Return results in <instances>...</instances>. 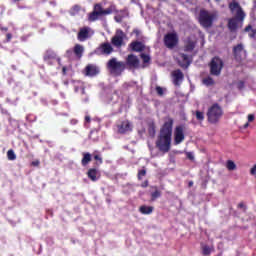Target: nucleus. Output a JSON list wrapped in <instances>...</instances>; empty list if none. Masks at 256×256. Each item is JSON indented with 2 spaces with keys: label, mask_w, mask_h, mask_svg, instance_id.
<instances>
[{
  "label": "nucleus",
  "mask_w": 256,
  "mask_h": 256,
  "mask_svg": "<svg viewBox=\"0 0 256 256\" xmlns=\"http://www.w3.org/2000/svg\"><path fill=\"white\" fill-rule=\"evenodd\" d=\"M173 141V129H160L157 135L155 146L160 153H169Z\"/></svg>",
  "instance_id": "f257e3e1"
},
{
  "label": "nucleus",
  "mask_w": 256,
  "mask_h": 256,
  "mask_svg": "<svg viewBox=\"0 0 256 256\" xmlns=\"http://www.w3.org/2000/svg\"><path fill=\"white\" fill-rule=\"evenodd\" d=\"M230 11L235 13V17L231 18L228 21V27L230 31H237L239 27H243V21L245 20V12H243V8L237 2H232L229 5Z\"/></svg>",
  "instance_id": "f03ea898"
},
{
  "label": "nucleus",
  "mask_w": 256,
  "mask_h": 256,
  "mask_svg": "<svg viewBox=\"0 0 256 256\" xmlns=\"http://www.w3.org/2000/svg\"><path fill=\"white\" fill-rule=\"evenodd\" d=\"M217 18V15L207 10H201L199 14V23L205 29H209L213 25V21Z\"/></svg>",
  "instance_id": "7ed1b4c3"
},
{
  "label": "nucleus",
  "mask_w": 256,
  "mask_h": 256,
  "mask_svg": "<svg viewBox=\"0 0 256 256\" xmlns=\"http://www.w3.org/2000/svg\"><path fill=\"white\" fill-rule=\"evenodd\" d=\"M207 117L209 123L215 124L219 123L221 117H223V108L219 104L212 105L207 112Z\"/></svg>",
  "instance_id": "20e7f679"
},
{
  "label": "nucleus",
  "mask_w": 256,
  "mask_h": 256,
  "mask_svg": "<svg viewBox=\"0 0 256 256\" xmlns=\"http://www.w3.org/2000/svg\"><path fill=\"white\" fill-rule=\"evenodd\" d=\"M107 69L112 75H120L125 71V63L112 58L107 63Z\"/></svg>",
  "instance_id": "39448f33"
},
{
  "label": "nucleus",
  "mask_w": 256,
  "mask_h": 256,
  "mask_svg": "<svg viewBox=\"0 0 256 256\" xmlns=\"http://www.w3.org/2000/svg\"><path fill=\"white\" fill-rule=\"evenodd\" d=\"M103 15H111V9H103L101 4H96L94 10L89 14L88 21H97Z\"/></svg>",
  "instance_id": "423d86ee"
},
{
  "label": "nucleus",
  "mask_w": 256,
  "mask_h": 256,
  "mask_svg": "<svg viewBox=\"0 0 256 256\" xmlns=\"http://www.w3.org/2000/svg\"><path fill=\"white\" fill-rule=\"evenodd\" d=\"M223 69V60L219 57H214L210 62V73L215 77L221 75V70Z\"/></svg>",
  "instance_id": "0eeeda50"
},
{
  "label": "nucleus",
  "mask_w": 256,
  "mask_h": 256,
  "mask_svg": "<svg viewBox=\"0 0 256 256\" xmlns=\"http://www.w3.org/2000/svg\"><path fill=\"white\" fill-rule=\"evenodd\" d=\"M177 43H179V37L177 36V33L170 32L164 36V45H166L168 49L177 47Z\"/></svg>",
  "instance_id": "6e6552de"
},
{
  "label": "nucleus",
  "mask_w": 256,
  "mask_h": 256,
  "mask_svg": "<svg viewBox=\"0 0 256 256\" xmlns=\"http://www.w3.org/2000/svg\"><path fill=\"white\" fill-rule=\"evenodd\" d=\"M95 32L93 31V29L89 28V27H83L80 29V31L78 32V40L80 41H87V39H89V37H91Z\"/></svg>",
  "instance_id": "1a4fd4ad"
},
{
  "label": "nucleus",
  "mask_w": 256,
  "mask_h": 256,
  "mask_svg": "<svg viewBox=\"0 0 256 256\" xmlns=\"http://www.w3.org/2000/svg\"><path fill=\"white\" fill-rule=\"evenodd\" d=\"M123 39H125V33L121 30H117L114 37H112L111 43L114 47H121L123 45Z\"/></svg>",
  "instance_id": "9d476101"
},
{
  "label": "nucleus",
  "mask_w": 256,
  "mask_h": 256,
  "mask_svg": "<svg viewBox=\"0 0 256 256\" xmlns=\"http://www.w3.org/2000/svg\"><path fill=\"white\" fill-rule=\"evenodd\" d=\"M126 63L128 67H130L131 69H139V65H140L139 58H137V56L133 54L128 55L126 59Z\"/></svg>",
  "instance_id": "9b49d317"
},
{
  "label": "nucleus",
  "mask_w": 256,
  "mask_h": 256,
  "mask_svg": "<svg viewBox=\"0 0 256 256\" xmlns=\"http://www.w3.org/2000/svg\"><path fill=\"white\" fill-rule=\"evenodd\" d=\"M234 55L237 61H243V59L247 57V53L245 52L243 45L240 44L234 48Z\"/></svg>",
  "instance_id": "f8f14e48"
},
{
  "label": "nucleus",
  "mask_w": 256,
  "mask_h": 256,
  "mask_svg": "<svg viewBox=\"0 0 256 256\" xmlns=\"http://www.w3.org/2000/svg\"><path fill=\"white\" fill-rule=\"evenodd\" d=\"M185 141V133L183 129H176L174 132V145H181Z\"/></svg>",
  "instance_id": "ddd939ff"
},
{
  "label": "nucleus",
  "mask_w": 256,
  "mask_h": 256,
  "mask_svg": "<svg viewBox=\"0 0 256 256\" xmlns=\"http://www.w3.org/2000/svg\"><path fill=\"white\" fill-rule=\"evenodd\" d=\"M98 73H99V68H97V66L93 64H89L85 68V75H87L88 77H95V75H98Z\"/></svg>",
  "instance_id": "4468645a"
},
{
  "label": "nucleus",
  "mask_w": 256,
  "mask_h": 256,
  "mask_svg": "<svg viewBox=\"0 0 256 256\" xmlns=\"http://www.w3.org/2000/svg\"><path fill=\"white\" fill-rule=\"evenodd\" d=\"M88 179H91L93 182L99 181V177H101V174H99V170L97 168H90L87 172Z\"/></svg>",
  "instance_id": "2eb2a0df"
},
{
  "label": "nucleus",
  "mask_w": 256,
  "mask_h": 256,
  "mask_svg": "<svg viewBox=\"0 0 256 256\" xmlns=\"http://www.w3.org/2000/svg\"><path fill=\"white\" fill-rule=\"evenodd\" d=\"M99 51L102 52L103 55H111L113 53V46L109 43H103L99 47Z\"/></svg>",
  "instance_id": "dca6fc26"
},
{
  "label": "nucleus",
  "mask_w": 256,
  "mask_h": 256,
  "mask_svg": "<svg viewBox=\"0 0 256 256\" xmlns=\"http://www.w3.org/2000/svg\"><path fill=\"white\" fill-rule=\"evenodd\" d=\"M178 63L180 65V67H189L190 65V61H189V57L183 53L179 54V57H178Z\"/></svg>",
  "instance_id": "f3484780"
},
{
  "label": "nucleus",
  "mask_w": 256,
  "mask_h": 256,
  "mask_svg": "<svg viewBox=\"0 0 256 256\" xmlns=\"http://www.w3.org/2000/svg\"><path fill=\"white\" fill-rule=\"evenodd\" d=\"M153 211H155V207L153 206L141 205L139 207V213H141V215H151Z\"/></svg>",
  "instance_id": "a211bd4d"
},
{
  "label": "nucleus",
  "mask_w": 256,
  "mask_h": 256,
  "mask_svg": "<svg viewBox=\"0 0 256 256\" xmlns=\"http://www.w3.org/2000/svg\"><path fill=\"white\" fill-rule=\"evenodd\" d=\"M196 44H197V40L189 38L186 41V44H185V47H184V51H186L188 53L193 51L195 49V45Z\"/></svg>",
  "instance_id": "6ab92c4d"
},
{
  "label": "nucleus",
  "mask_w": 256,
  "mask_h": 256,
  "mask_svg": "<svg viewBox=\"0 0 256 256\" xmlns=\"http://www.w3.org/2000/svg\"><path fill=\"white\" fill-rule=\"evenodd\" d=\"M175 85H179L183 82V72L176 70L172 73Z\"/></svg>",
  "instance_id": "aec40b11"
},
{
  "label": "nucleus",
  "mask_w": 256,
  "mask_h": 256,
  "mask_svg": "<svg viewBox=\"0 0 256 256\" xmlns=\"http://www.w3.org/2000/svg\"><path fill=\"white\" fill-rule=\"evenodd\" d=\"M152 189L154 190L153 192H151L150 194V199L151 201H157V199H159V197H161V190H159V188L157 186H153Z\"/></svg>",
  "instance_id": "412c9836"
},
{
  "label": "nucleus",
  "mask_w": 256,
  "mask_h": 256,
  "mask_svg": "<svg viewBox=\"0 0 256 256\" xmlns=\"http://www.w3.org/2000/svg\"><path fill=\"white\" fill-rule=\"evenodd\" d=\"M85 51V48L81 44H76L74 47V53L78 59H81L83 57V53Z\"/></svg>",
  "instance_id": "4be33fe9"
},
{
  "label": "nucleus",
  "mask_w": 256,
  "mask_h": 256,
  "mask_svg": "<svg viewBox=\"0 0 256 256\" xmlns=\"http://www.w3.org/2000/svg\"><path fill=\"white\" fill-rule=\"evenodd\" d=\"M132 51H136V52H141L143 51V49H145V45H143V43L141 42H133L130 45Z\"/></svg>",
  "instance_id": "5701e85b"
},
{
  "label": "nucleus",
  "mask_w": 256,
  "mask_h": 256,
  "mask_svg": "<svg viewBox=\"0 0 256 256\" xmlns=\"http://www.w3.org/2000/svg\"><path fill=\"white\" fill-rule=\"evenodd\" d=\"M83 158L81 160V164L83 167H86V165H89V163H91V153L89 152H84L83 154Z\"/></svg>",
  "instance_id": "b1692460"
},
{
  "label": "nucleus",
  "mask_w": 256,
  "mask_h": 256,
  "mask_svg": "<svg viewBox=\"0 0 256 256\" xmlns=\"http://www.w3.org/2000/svg\"><path fill=\"white\" fill-rule=\"evenodd\" d=\"M203 84L206 85V87H213V85H215V80L208 76L203 79Z\"/></svg>",
  "instance_id": "393cba45"
},
{
  "label": "nucleus",
  "mask_w": 256,
  "mask_h": 256,
  "mask_svg": "<svg viewBox=\"0 0 256 256\" xmlns=\"http://www.w3.org/2000/svg\"><path fill=\"white\" fill-rule=\"evenodd\" d=\"M226 168L228 171H235V169H237V164H235L233 160H228L226 162Z\"/></svg>",
  "instance_id": "a878e982"
},
{
  "label": "nucleus",
  "mask_w": 256,
  "mask_h": 256,
  "mask_svg": "<svg viewBox=\"0 0 256 256\" xmlns=\"http://www.w3.org/2000/svg\"><path fill=\"white\" fill-rule=\"evenodd\" d=\"M172 127H173V119L166 118L163 125V129H172Z\"/></svg>",
  "instance_id": "bb28decb"
},
{
  "label": "nucleus",
  "mask_w": 256,
  "mask_h": 256,
  "mask_svg": "<svg viewBox=\"0 0 256 256\" xmlns=\"http://www.w3.org/2000/svg\"><path fill=\"white\" fill-rule=\"evenodd\" d=\"M93 157H94L95 161H97L96 165H103V158L101 157V155L98 152H94Z\"/></svg>",
  "instance_id": "cd10ccee"
},
{
  "label": "nucleus",
  "mask_w": 256,
  "mask_h": 256,
  "mask_svg": "<svg viewBox=\"0 0 256 256\" xmlns=\"http://www.w3.org/2000/svg\"><path fill=\"white\" fill-rule=\"evenodd\" d=\"M145 175H147V169H145V167H143V169L141 170H138V174H137L138 181H142Z\"/></svg>",
  "instance_id": "c85d7f7f"
},
{
  "label": "nucleus",
  "mask_w": 256,
  "mask_h": 256,
  "mask_svg": "<svg viewBox=\"0 0 256 256\" xmlns=\"http://www.w3.org/2000/svg\"><path fill=\"white\" fill-rule=\"evenodd\" d=\"M7 157L9 161H15V159H17V155H15V151L13 150H8Z\"/></svg>",
  "instance_id": "c756f323"
},
{
  "label": "nucleus",
  "mask_w": 256,
  "mask_h": 256,
  "mask_svg": "<svg viewBox=\"0 0 256 256\" xmlns=\"http://www.w3.org/2000/svg\"><path fill=\"white\" fill-rule=\"evenodd\" d=\"M79 11H81V6L75 5V6L71 9L70 13H71V15H77V14L79 13Z\"/></svg>",
  "instance_id": "7c9ffc66"
},
{
  "label": "nucleus",
  "mask_w": 256,
  "mask_h": 256,
  "mask_svg": "<svg viewBox=\"0 0 256 256\" xmlns=\"http://www.w3.org/2000/svg\"><path fill=\"white\" fill-rule=\"evenodd\" d=\"M237 208H238V209H242L243 213H247V205H245V202H240V203L237 205Z\"/></svg>",
  "instance_id": "2f4dec72"
},
{
  "label": "nucleus",
  "mask_w": 256,
  "mask_h": 256,
  "mask_svg": "<svg viewBox=\"0 0 256 256\" xmlns=\"http://www.w3.org/2000/svg\"><path fill=\"white\" fill-rule=\"evenodd\" d=\"M202 253L203 255H211V248L209 246H203Z\"/></svg>",
  "instance_id": "473e14b6"
},
{
  "label": "nucleus",
  "mask_w": 256,
  "mask_h": 256,
  "mask_svg": "<svg viewBox=\"0 0 256 256\" xmlns=\"http://www.w3.org/2000/svg\"><path fill=\"white\" fill-rule=\"evenodd\" d=\"M129 127H131V123H129V121H124L122 122L120 129H129Z\"/></svg>",
  "instance_id": "72a5a7b5"
},
{
  "label": "nucleus",
  "mask_w": 256,
  "mask_h": 256,
  "mask_svg": "<svg viewBox=\"0 0 256 256\" xmlns=\"http://www.w3.org/2000/svg\"><path fill=\"white\" fill-rule=\"evenodd\" d=\"M196 118L198 119V121H203V119H205V116L203 115V112L197 111Z\"/></svg>",
  "instance_id": "f704fd0d"
},
{
  "label": "nucleus",
  "mask_w": 256,
  "mask_h": 256,
  "mask_svg": "<svg viewBox=\"0 0 256 256\" xmlns=\"http://www.w3.org/2000/svg\"><path fill=\"white\" fill-rule=\"evenodd\" d=\"M141 59H143L144 63H149V61H151V57L146 54H141Z\"/></svg>",
  "instance_id": "c9c22d12"
},
{
  "label": "nucleus",
  "mask_w": 256,
  "mask_h": 256,
  "mask_svg": "<svg viewBox=\"0 0 256 256\" xmlns=\"http://www.w3.org/2000/svg\"><path fill=\"white\" fill-rule=\"evenodd\" d=\"M186 157H187V159H189L190 161H195V156L193 155V152H187V153H186Z\"/></svg>",
  "instance_id": "e433bc0d"
},
{
  "label": "nucleus",
  "mask_w": 256,
  "mask_h": 256,
  "mask_svg": "<svg viewBox=\"0 0 256 256\" xmlns=\"http://www.w3.org/2000/svg\"><path fill=\"white\" fill-rule=\"evenodd\" d=\"M250 175H256V164H254L253 167L250 169Z\"/></svg>",
  "instance_id": "4c0bfd02"
},
{
  "label": "nucleus",
  "mask_w": 256,
  "mask_h": 256,
  "mask_svg": "<svg viewBox=\"0 0 256 256\" xmlns=\"http://www.w3.org/2000/svg\"><path fill=\"white\" fill-rule=\"evenodd\" d=\"M141 187L143 189H146V187H149V180H145L142 184H141Z\"/></svg>",
  "instance_id": "58836bf2"
},
{
  "label": "nucleus",
  "mask_w": 256,
  "mask_h": 256,
  "mask_svg": "<svg viewBox=\"0 0 256 256\" xmlns=\"http://www.w3.org/2000/svg\"><path fill=\"white\" fill-rule=\"evenodd\" d=\"M31 165H32V167H39L40 162H39V160H35V161L31 162Z\"/></svg>",
  "instance_id": "ea45409f"
},
{
  "label": "nucleus",
  "mask_w": 256,
  "mask_h": 256,
  "mask_svg": "<svg viewBox=\"0 0 256 256\" xmlns=\"http://www.w3.org/2000/svg\"><path fill=\"white\" fill-rule=\"evenodd\" d=\"M156 92L158 93V95H163V88L157 87Z\"/></svg>",
  "instance_id": "a19ab883"
},
{
  "label": "nucleus",
  "mask_w": 256,
  "mask_h": 256,
  "mask_svg": "<svg viewBox=\"0 0 256 256\" xmlns=\"http://www.w3.org/2000/svg\"><path fill=\"white\" fill-rule=\"evenodd\" d=\"M254 120H255V115H253V114L248 115L249 123H251V121H254Z\"/></svg>",
  "instance_id": "79ce46f5"
},
{
  "label": "nucleus",
  "mask_w": 256,
  "mask_h": 256,
  "mask_svg": "<svg viewBox=\"0 0 256 256\" xmlns=\"http://www.w3.org/2000/svg\"><path fill=\"white\" fill-rule=\"evenodd\" d=\"M149 135H150V137H155V129H150Z\"/></svg>",
  "instance_id": "37998d69"
},
{
  "label": "nucleus",
  "mask_w": 256,
  "mask_h": 256,
  "mask_svg": "<svg viewBox=\"0 0 256 256\" xmlns=\"http://www.w3.org/2000/svg\"><path fill=\"white\" fill-rule=\"evenodd\" d=\"M118 133L124 134V133H127V130H126V129H119V130H118Z\"/></svg>",
  "instance_id": "c03bdc74"
},
{
  "label": "nucleus",
  "mask_w": 256,
  "mask_h": 256,
  "mask_svg": "<svg viewBox=\"0 0 256 256\" xmlns=\"http://www.w3.org/2000/svg\"><path fill=\"white\" fill-rule=\"evenodd\" d=\"M238 87H239V89H242V87H243V82H239V83H238Z\"/></svg>",
  "instance_id": "a18cd8bd"
},
{
  "label": "nucleus",
  "mask_w": 256,
  "mask_h": 256,
  "mask_svg": "<svg viewBox=\"0 0 256 256\" xmlns=\"http://www.w3.org/2000/svg\"><path fill=\"white\" fill-rule=\"evenodd\" d=\"M245 31L247 32V31H251V26H247L246 28H245Z\"/></svg>",
  "instance_id": "49530a36"
},
{
  "label": "nucleus",
  "mask_w": 256,
  "mask_h": 256,
  "mask_svg": "<svg viewBox=\"0 0 256 256\" xmlns=\"http://www.w3.org/2000/svg\"><path fill=\"white\" fill-rule=\"evenodd\" d=\"M193 186V181H190L189 183H188V187H192Z\"/></svg>",
  "instance_id": "de8ad7c7"
},
{
  "label": "nucleus",
  "mask_w": 256,
  "mask_h": 256,
  "mask_svg": "<svg viewBox=\"0 0 256 256\" xmlns=\"http://www.w3.org/2000/svg\"><path fill=\"white\" fill-rule=\"evenodd\" d=\"M7 39H8V41H10V39H11V34H7Z\"/></svg>",
  "instance_id": "09e8293b"
},
{
  "label": "nucleus",
  "mask_w": 256,
  "mask_h": 256,
  "mask_svg": "<svg viewBox=\"0 0 256 256\" xmlns=\"http://www.w3.org/2000/svg\"><path fill=\"white\" fill-rule=\"evenodd\" d=\"M86 121H91V118H89V116H86Z\"/></svg>",
  "instance_id": "8fccbe9b"
},
{
  "label": "nucleus",
  "mask_w": 256,
  "mask_h": 256,
  "mask_svg": "<svg viewBox=\"0 0 256 256\" xmlns=\"http://www.w3.org/2000/svg\"><path fill=\"white\" fill-rule=\"evenodd\" d=\"M244 127H245V128L249 127V123H246V124L244 125Z\"/></svg>",
  "instance_id": "3c124183"
},
{
  "label": "nucleus",
  "mask_w": 256,
  "mask_h": 256,
  "mask_svg": "<svg viewBox=\"0 0 256 256\" xmlns=\"http://www.w3.org/2000/svg\"><path fill=\"white\" fill-rule=\"evenodd\" d=\"M82 93H85V89L82 88Z\"/></svg>",
  "instance_id": "603ef678"
},
{
  "label": "nucleus",
  "mask_w": 256,
  "mask_h": 256,
  "mask_svg": "<svg viewBox=\"0 0 256 256\" xmlns=\"http://www.w3.org/2000/svg\"><path fill=\"white\" fill-rule=\"evenodd\" d=\"M75 91H78V88H75Z\"/></svg>",
  "instance_id": "864d4df0"
}]
</instances>
